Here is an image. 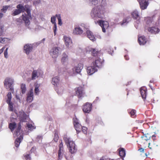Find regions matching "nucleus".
<instances>
[{"instance_id":"f257e3e1","label":"nucleus","mask_w":160,"mask_h":160,"mask_svg":"<svg viewBox=\"0 0 160 160\" xmlns=\"http://www.w3.org/2000/svg\"><path fill=\"white\" fill-rule=\"evenodd\" d=\"M100 5L94 7L92 9L91 16L95 20L98 18H102L104 16L105 12V7L107 5L106 0H101Z\"/></svg>"},{"instance_id":"f03ea898","label":"nucleus","mask_w":160,"mask_h":160,"mask_svg":"<svg viewBox=\"0 0 160 160\" xmlns=\"http://www.w3.org/2000/svg\"><path fill=\"white\" fill-rule=\"evenodd\" d=\"M28 6L26 5L25 8L24 6L21 4H19L17 6V8L21 12H24L26 8V11L27 13V14H25L22 15V19L24 21L26 26H28L30 24V22L29 19L31 18V10L29 8L27 7Z\"/></svg>"},{"instance_id":"7ed1b4c3","label":"nucleus","mask_w":160,"mask_h":160,"mask_svg":"<svg viewBox=\"0 0 160 160\" xmlns=\"http://www.w3.org/2000/svg\"><path fill=\"white\" fill-rule=\"evenodd\" d=\"M21 126L20 123L18 125V128L13 133V136L14 137H17L15 141V146L18 147L23 139L22 134L21 130Z\"/></svg>"},{"instance_id":"20e7f679","label":"nucleus","mask_w":160,"mask_h":160,"mask_svg":"<svg viewBox=\"0 0 160 160\" xmlns=\"http://www.w3.org/2000/svg\"><path fill=\"white\" fill-rule=\"evenodd\" d=\"M63 139L68 147L69 148V151L71 153L76 152L77 148L76 145L73 141L70 138L66 136H64Z\"/></svg>"},{"instance_id":"39448f33","label":"nucleus","mask_w":160,"mask_h":160,"mask_svg":"<svg viewBox=\"0 0 160 160\" xmlns=\"http://www.w3.org/2000/svg\"><path fill=\"white\" fill-rule=\"evenodd\" d=\"M14 80L12 78H7L5 79L4 82V87L7 89H9L11 91H13V84Z\"/></svg>"},{"instance_id":"423d86ee","label":"nucleus","mask_w":160,"mask_h":160,"mask_svg":"<svg viewBox=\"0 0 160 160\" xmlns=\"http://www.w3.org/2000/svg\"><path fill=\"white\" fill-rule=\"evenodd\" d=\"M83 68V65L82 63H79L75 66L72 69V71H67L69 75L73 76L77 73H80L81 70Z\"/></svg>"},{"instance_id":"0eeeda50","label":"nucleus","mask_w":160,"mask_h":160,"mask_svg":"<svg viewBox=\"0 0 160 160\" xmlns=\"http://www.w3.org/2000/svg\"><path fill=\"white\" fill-rule=\"evenodd\" d=\"M61 52V48L58 47H53L50 51V54L53 58H57Z\"/></svg>"},{"instance_id":"6e6552de","label":"nucleus","mask_w":160,"mask_h":160,"mask_svg":"<svg viewBox=\"0 0 160 160\" xmlns=\"http://www.w3.org/2000/svg\"><path fill=\"white\" fill-rule=\"evenodd\" d=\"M84 24H82L76 25L74 26L73 33L74 34L80 35L83 32V29L84 28Z\"/></svg>"},{"instance_id":"1a4fd4ad","label":"nucleus","mask_w":160,"mask_h":160,"mask_svg":"<svg viewBox=\"0 0 160 160\" xmlns=\"http://www.w3.org/2000/svg\"><path fill=\"white\" fill-rule=\"evenodd\" d=\"M96 24H98L102 28V32H106V30L109 27L108 22L106 21L102 20H99L97 22L95 21Z\"/></svg>"},{"instance_id":"9d476101","label":"nucleus","mask_w":160,"mask_h":160,"mask_svg":"<svg viewBox=\"0 0 160 160\" xmlns=\"http://www.w3.org/2000/svg\"><path fill=\"white\" fill-rule=\"evenodd\" d=\"M17 117L20 122H26L28 119V116L22 110H21L18 113H16Z\"/></svg>"},{"instance_id":"9b49d317","label":"nucleus","mask_w":160,"mask_h":160,"mask_svg":"<svg viewBox=\"0 0 160 160\" xmlns=\"http://www.w3.org/2000/svg\"><path fill=\"white\" fill-rule=\"evenodd\" d=\"M76 94L79 98H81L84 96L85 92L84 89L82 87H79L75 89Z\"/></svg>"},{"instance_id":"f8f14e48","label":"nucleus","mask_w":160,"mask_h":160,"mask_svg":"<svg viewBox=\"0 0 160 160\" xmlns=\"http://www.w3.org/2000/svg\"><path fill=\"white\" fill-rule=\"evenodd\" d=\"M95 61L92 62V65L95 66L96 68L101 67L103 63V60L98 57L95 58Z\"/></svg>"},{"instance_id":"ddd939ff","label":"nucleus","mask_w":160,"mask_h":160,"mask_svg":"<svg viewBox=\"0 0 160 160\" xmlns=\"http://www.w3.org/2000/svg\"><path fill=\"white\" fill-rule=\"evenodd\" d=\"M27 101L28 102H31L33 99L34 93L33 88L28 92L27 94Z\"/></svg>"},{"instance_id":"4468645a","label":"nucleus","mask_w":160,"mask_h":160,"mask_svg":"<svg viewBox=\"0 0 160 160\" xmlns=\"http://www.w3.org/2000/svg\"><path fill=\"white\" fill-rule=\"evenodd\" d=\"M74 127L77 132H78L81 131L82 126L79 123L78 120L77 118H74L73 119Z\"/></svg>"},{"instance_id":"2eb2a0df","label":"nucleus","mask_w":160,"mask_h":160,"mask_svg":"<svg viewBox=\"0 0 160 160\" xmlns=\"http://www.w3.org/2000/svg\"><path fill=\"white\" fill-rule=\"evenodd\" d=\"M139 3L140 7L141 9L144 10L147 8L148 2L146 0H137Z\"/></svg>"},{"instance_id":"dca6fc26","label":"nucleus","mask_w":160,"mask_h":160,"mask_svg":"<svg viewBox=\"0 0 160 160\" xmlns=\"http://www.w3.org/2000/svg\"><path fill=\"white\" fill-rule=\"evenodd\" d=\"M42 75L41 72L40 70H34L32 74V80H35Z\"/></svg>"},{"instance_id":"f3484780","label":"nucleus","mask_w":160,"mask_h":160,"mask_svg":"<svg viewBox=\"0 0 160 160\" xmlns=\"http://www.w3.org/2000/svg\"><path fill=\"white\" fill-rule=\"evenodd\" d=\"M68 55L65 53H63L62 55L61 62L65 66L67 67L68 65Z\"/></svg>"},{"instance_id":"a211bd4d","label":"nucleus","mask_w":160,"mask_h":160,"mask_svg":"<svg viewBox=\"0 0 160 160\" xmlns=\"http://www.w3.org/2000/svg\"><path fill=\"white\" fill-rule=\"evenodd\" d=\"M92 104L88 102H87L83 106L82 110L85 113H88L91 110Z\"/></svg>"},{"instance_id":"6ab92c4d","label":"nucleus","mask_w":160,"mask_h":160,"mask_svg":"<svg viewBox=\"0 0 160 160\" xmlns=\"http://www.w3.org/2000/svg\"><path fill=\"white\" fill-rule=\"evenodd\" d=\"M97 71V68L93 65L88 67L87 68V73L89 75H92Z\"/></svg>"},{"instance_id":"aec40b11","label":"nucleus","mask_w":160,"mask_h":160,"mask_svg":"<svg viewBox=\"0 0 160 160\" xmlns=\"http://www.w3.org/2000/svg\"><path fill=\"white\" fill-rule=\"evenodd\" d=\"M32 45L31 44H27L25 45L23 47L24 52L28 55L32 51Z\"/></svg>"},{"instance_id":"412c9836","label":"nucleus","mask_w":160,"mask_h":160,"mask_svg":"<svg viewBox=\"0 0 160 160\" xmlns=\"http://www.w3.org/2000/svg\"><path fill=\"white\" fill-rule=\"evenodd\" d=\"M63 39L66 46L68 48H69L72 43L71 39L70 38L66 36H64Z\"/></svg>"},{"instance_id":"4be33fe9","label":"nucleus","mask_w":160,"mask_h":160,"mask_svg":"<svg viewBox=\"0 0 160 160\" xmlns=\"http://www.w3.org/2000/svg\"><path fill=\"white\" fill-rule=\"evenodd\" d=\"M59 78L58 76L54 77L52 78L51 83L55 87H57L59 85Z\"/></svg>"},{"instance_id":"5701e85b","label":"nucleus","mask_w":160,"mask_h":160,"mask_svg":"<svg viewBox=\"0 0 160 160\" xmlns=\"http://www.w3.org/2000/svg\"><path fill=\"white\" fill-rule=\"evenodd\" d=\"M131 14L132 17L135 19H138V22H139V19L140 18V15L139 14L137 10L135 9L133 10L131 13Z\"/></svg>"},{"instance_id":"b1692460","label":"nucleus","mask_w":160,"mask_h":160,"mask_svg":"<svg viewBox=\"0 0 160 160\" xmlns=\"http://www.w3.org/2000/svg\"><path fill=\"white\" fill-rule=\"evenodd\" d=\"M146 29L150 32L154 34L158 33L160 31L159 28L155 27H148Z\"/></svg>"},{"instance_id":"393cba45","label":"nucleus","mask_w":160,"mask_h":160,"mask_svg":"<svg viewBox=\"0 0 160 160\" xmlns=\"http://www.w3.org/2000/svg\"><path fill=\"white\" fill-rule=\"evenodd\" d=\"M34 94L36 95H38L40 92V84L36 83L34 84Z\"/></svg>"},{"instance_id":"a878e982","label":"nucleus","mask_w":160,"mask_h":160,"mask_svg":"<svg viewBox=\"0 0 160 160\" xmlns=\"http://www.w3.org/2000/svg\"><path fill=\"white\" fill-rule=\"evenodd\" d=\"M86 34L87 37L91 40L92 41H95L96 38H95L93 33L90 30L88 29L86 31Z\"/></svg>"},{"instance_id":"bb28decb","label":"nucleus","mask_w":160,"mask_h":160,"mask_svg":"<svg viewBox=\"0 0 160 160\" xmlns=\"http://www.w3.org/2000/svg\"><path fill=\"white\" fill-rule=\"evenodd\" d=\"M63 152V145L61 141L59 146V150L58 151V160H61L62 158V153Z\"/></svg>"},{"instance_id":"cd10ccee","label":"nucleus","mask_w":160,"mask_h":160,"mask_svg":"<svg viewBox=\"0 0 160 160\" xmlns=\"http://www.w3.org/2000/svg\"><path fill=\"white\" fill-rule=\"evenodd\" d=\"M147 40L144 36L138 37V42L140 45H144L147 42Z\"/></svg>"},{"instance_id":"c85d7f7f","label":"nucleus","mask_w":160,"mask_h":160,"mask_svg":"<svg viewBox=\"0 0 160 160\" xmlns=\"http://www.w3.org/2000/svg\"><path fill=\"white\" fill-rule=\"evenodd\" d=\"M55 90L59 95H61L64 92V88L62 86H58L57 87H54Z\"/></svg>"},{"instance_id":"c756f323","label":"nucleus","mask_w":160,"mask_h":160,"mask_svg":"<svg viewBox=\"0 0 160 160\" xmlns=\"http://www.w3.org/2000/svg\"><path fill=\"white\" fill-rule=\"evenodd\" d=\"M140 92L142 98L144 99L146 96V89L145 87H142L140 89Z\"/></svg>"},{"instance_id":"7c9ffc66","label":"nucleus","mask_w":160,"mask_h":160,"mask_svg":"<svg viewBox=\"0 0 160 160\" xmlns=\"http://www.w3.org/2000/svg\"><path fill=\"white\" fill-rule=\"evenodd\" d=\"M90 52H91L92 56H97L99 53V50L97 48H91L90 50Z\"/></svg>"},{"instance_id":"2f4dec72","label":"nucleus","mask_w":160,"mask_h":160,"mask_svg":"<svg viewBox=\"0 0 160 160\" xmlns=\"http://www.w3.org/2000/svg\"><path fill=\"white\" fill-rule=\"evenodd\" d=\"M10 40V39L8 38H0V43L5 44L8 43Z\"/></svg>"},{"instance_id":"473e14b6","label":"nucleus","mask_w":160,"mask_h":160,"mask_svg":"<svg viewBox=\"0 0 160 160\" xmlns=\"http://www.w3.org/2000/svg\"><path fill=\"white\" fill-rule=\"evenodd\" d=\"M119 154L120 157H124L126 155L125 149L123 148H120L119 149Z\"/></svg>"},{"instance_id":"72a5a7b5","label":"nucleus","mask_w":160,"mask_h":160,"mask_svg":"<svg viewBox=\"0 0 160 160\" xmlns=\"http://www.w3.org/2000/svg\"><path fill=\"white\" fill-rule=\"evenodd\" d=\"M21 89L22 92L23 94L25 92L26 90V85L25 84L22 83L21 85Z\"/></svg>"},{"instance_id":"f704fd0d","label":"nucleus","mask_w":160,"mask_h":160,"mask_svg":"<svg viewBox=\"0 0 160 160\" xmlns=\"http://www.w3.org/2000/svg\"><path fill=\"white\" fill-rule=\"evenodd\" d=\"M8 104V109L9 111L12 112L14 111V108L13 106V104L12 103L9 102L7 103Z\"/></svg>"},{"instance_id":"c9c22d12","label":"nucleus","mask_w":160,"mask_h":160,"mask_svg":"<svg viewBox=\"0 0 160 160\" xmlns=\"http://www.w3.org/2000/svg\"><path fill=\"white\" fill-rule=\"evenodd\" d=\"M89 3L92 5H96L98 4V0H88Z\"/></svg>"},{"instance_id":"e433bc0d","label":"nucleus","mask_w":160,"mask_h":160,"mask_svg":"<svg viewBox=\"0 0 160 160\" xmlns=\"http://www.w3.org/2000/svg\"><path fill=\"white\" fill-rule=\"evenodd\" d=\"M10 7L9 5L4 6L1 9V11L3 13H5L8 8Z\"/></svg>"},{"instance_id":"4c0bfd02","label":"nucleus","mask_w":160,"mask_h":160,"mask_svg":"<svg viewBox=\"0 0 160 160\" xmlns=\"http://www.w3.org/2000/svg\"><path fill=\"white\" fill-rule=\"evenodd\" d=\"M7 98L6 100V102L7 103H9V102H11V100L12 98V95L11 92H9L7 95Z\"/></svg>"},{"instance_id":"58836bf2","label":"nucleus","mask_w":160,"mask_h":160,"mask_svg":"<svg viewBox=\"0 0 160 160\" xmlns=\"http://www.w3.org/2000/svg\"><path fill=\"white\" fill-rule=\"evenodd\" d=\"M56 16L57 17L58 20V24L61 26L62 25V23L60 15V14H57L56 15Z\"/></svg>"},{"instance_id":"ea45409f","label":"nucleus","mask_w":160,"mask_h":160,"mask_svg":"<svg viewBox=\"0 0 160 160\" xmlns=\"http://www.w3.org/2000/svg\"><path fill=\"white\" fill-rule=\"evenodd\" d=\"M151 137L150 136L149 134H145L142 137V139L147 141L150 139Z\"/></svg>"},{"instance_id":"a19ab883","label":"nucleus","mask_w":160,"mask_h":160,"mask_svg":"<svg viewBox=\"0 0 160 160\" xmlns=\"http://www.w3.org/2000/svg\"><path fill=\"white\" fill-rule=\"evenodd\" d=\"M16 124L15 122L11 123L9 124V128L12 131L16 127Z\"/></svg>"},{"instance_id":"79ce46f5","label":"nucleus","mask_w":160,"mask_h":160,"mask_svg":"<svg viewBox=\"0 0 160 160\" xmlns=\"http://www.w3.org/2000/svg\"><path fill=\"white\" fill-rule=\"evenodd\" d=\"M57 17L56 16V15L55 16H54L51 17V22L54 25L56 24V18Z\"/></svg>"},{"instance_id":"37998d69","label":"nucleus","mask_w":160,"mask_h":160,"mask_svg":"<svg viewBox=\"0 0 160 160\" xmlns=\"http://www.w3.org/2000/svg\"><path fill=\"white\" fill-rule=\"evenodd\" d=\"M21 13V12L18 9H16L12 13V15L13 16H16L19 14Z\"/></svg>"},{"instance_id":"c03bdc74","label":"nucleus","mask_w":160,"mask_h":160,"mask_svg":"<svg viewBox=\"0 0 160 160\" xmlns=\"http://www.w3.org/2000/svg\"><path fill=\"white\" fill-rule=\"evenodd\" d=\"M27 126L28 129L30 130H33L35 128L34 126H32L31 124H28L27 125Z\"/></svg>"},{"instance_id":"a18cd8bd","label":"nucleus","mask_w":160,"mask_h":160,"mask_svg":"<svg viewBox=\"0 0 160 160\" xmlns=\"http://www.w3.org/2000/svg\"><path fill=\"white\" fill-rule=\"evenodd\" d=\"M8 48H7L5 50L4 52V57L6 59L8 58Z\"/></svg>"},{"instance_id":"49530a36","label":"nucleus","mask_w":160,"mask_h":160,"mask_svg":"<svg viewBox=\"0 0 160 160\" xmlns=\"http://www.w3.org/2000/svg\"><path fill=\"white\" fill-rule=\"evenodd\" d=\"M130 113L132 117L134 118L135 117L136 111L134 110H132L130 112Z\"/></svg>"},{"instance_id":"de8ad7c7","label":"nucleus","mask_w":160,"mask_h":160,"mask_svg":"<svg viewBox=\"0 0 160 160\" xmlns=\"http://www.w3.org/2000/svg\"><path fill=\"white\" fill-rule=\"evenodd\" d=\"M130 19V18H128L124 20L122 23H121V24L122 25H124L127 24L129 22V20L128 19Z\"/></svg>"},{"instance_id":"09e8293b","label":"nucleus","mask_w":160,"mask_h":160,"mask_svg":"<svg viewBox=\"0 0 160 160\" xmlns=\"http://www.w3.org/2000/svg\"><path fill=\"white\" fill-rule=\"evenodd\" d=\"M81 129H82V131L83 132V133L85 134H86L87 133V128L86 127H82Z\"/></svg>"},{"instance_id":"8fccbe9b","label":"nucleus","mask_w":160,"mask_h":160,"mask_svg":"<svg viewBox=\"0 0 160 160\" xmlns=\"http://www.w3.org/2000/svg\"><path fill=\"white\" fill-rule=\"evenodd\" d=\"M41 2V1L40 0H35L33 2V3L34 5H36L40 3Z\"/></svg>"},{"instance_id":"3c124183","label":"nucleus","mask_w":160,"mask_h":160,"mask_svg":"<svg viewBox=\"0 0 160 160\" xmlns=\"http://www.w3.org/2000/svg\"><path fill=\"white\" fill-rule=\"evenodd\" d=\"M58 138V135L56 133H55L54 134V140L56 142H57Z\"/></svg>"},{"instance_id":"603ef678","label":"nucleus","mask_w":160,"mask_h":160,"mask_svg":"<svg viewBox=\"0 0 160 160\" xmlns=\"http://www.w3.org/2000/svg\"><path fill=\"white\" fill-rule=\"evenodd\" d=\"M3 27L0 25V36H1L3 33Z\"/></svg>"},{"instance_id":"864d4df0","label":"nucleus","mask_w":160,"mask_h":160,"mask_svg":"<svg viewBox=\"0 0 160 160\" xmlns=\"http://www.w3.org/2000/svg\"><path fill=\"white\" fill-rule=\"evenodd\" d=\"M57 29V28L56 24L54 25V26L53 27V32H54V35H55L56 34Z\"/></svg>"},{"instance_id":"5fc2aeb1","label":"nucleus","mask_w":160,"mask_h":160,"mask_svg":"<svg viewBox=\"0 0 160 160\" xmlns=\"http://www.w3.org/2000/svg\"><path fill=\"white\" fill-rule=\"evenodd\" d=\"M42 29V27L39 25L36 26V28H35V29L36 31H38L39 30H41Z\"/></svg>"},{"instance_id":"6e6d98bb","label":"nucleus","mask_w":160,"mask_h":160,"mask_svg":"<svg viewBox=\"0 0 160 160\" xmlns=\"http://www.w3.org/2000/svg\"><path fill=\"white\" fill-rule=\"evenodd\" d=\"M100 160H111L110 158L106 157H102L101 158H100Z\"/></svg>"},{"instance_id":"4d7b16f0","label":"nucleus","mask_w":160,"mask_h":160,"mask_svg":"<svg viewBox=\"0 0 160 160\" xmlns=\"http://www.w3.org/2000/svg\"><path fill=\"white\" fill-rule=\"evenodd\" d=\"M25 158L27 160H30V157L29 155L27 154L25 156Z\"/></svg>"},{"instance_id":"13d9d810","label":"nucleus","mask_w":160,"mask_h":160,"mask_svg":"<svg viewBox=\"0 0 160 160\" xmlns=\"http://www.w3.org/2000/svg\"><path fill=\"white\" fill-rule=\"evenodd\" d=\"M5 49V47H3L1 49H0V54H1L3 52Z\"/></svg>"},{"instance_id":"bf43d9fd","label":"nucleus","mask_w":160,"mask_h":160,"mask_svg":"<svg viewBox=\"0 0 160 160\" xmlns=\"http://www.w3.org/2000/svg\"><path fill=\"white\" fill-rule=\"evenodd\" d=\"M139 150L141 152H144V149L143 148H140L139 149Z\"/></svg>"},{"instance_id":"052dcab7","label":"nucleus","mask_w":160,"mask_h":160,"mask_svg":"<svg viewBox=\"0 0 160 160\" xmlns=\"http://www.w3.org/2000/svg\"><path fill=\"white\" fill-rule=\"evenodd\" d=\"M16 98L17 99V100L20 102V99L19 96H18L17 95H16Z\"/></svg>"},{"instance_id":"680f3d73","label":"nucleus","mask_w":160,"mask_h":160,"mask_svg":"<svg viewBox=\"0 0 160 160\" xmlns=\"http://www.w3.org/2000/svg\"><path fill=\"white\" fill-rule=\"evenodd\" d=\"M3 16V14L0 12V18H1Z\"/></svg>"},{"instance_id":"e2e57ef3","label":"nucleus","mask_w":160,"mask_h":160,"mask_svg":"<svg viewBox=\"0 0 160 160\" xmlns=\"http://www.w3.org/2000/svg\"><path fill=\"white\" fill-rule=\"evenodd\" d=\"M124 57H125V59L126 60H128L129 59V58L127 55H125Z\"/></svg>"},{"instance_id":"0e129e2a","label":"nucleus","mask_w":160,"mask_h":160,"mask_svg":"<svg viewBox=\"0 0 160 160\" xmlns=\"http://www.w3.org/2000/svg\"><path fill=\"white\" fill-rule=\"evenodd\" d=\"M34 149H35V148H34L33 147L31 149V151L32 152H34Z\"/></svg>"},{"instance_id":"69168bd1","label":"nucleus","mask_w":160,"mask_h":160,"mask_svg":"<svg viewBox=\"0 0 160 160\" xmlns=\"http://www.w3.org/2000/svg\"><path fill=\"white\" fill-rule=\"evenodd\" d=\"M31 0H24V1L25 2H29Z\"/></svg>"},{"instance_id":"338daca9","label":"nucleus","mask_w":160,"mask_h":160,"mask_svg":"<svg viewBox=\"0 0 160 160\" xmlns=\"http://www.w3.org/2000/svg\"><path fill=\"white\" fill-rule=\"evenodd\" d=\"M31 79H32V78L31 79L30 78H28L27 79V81H28V82H29L31 80Z\"/></svg>"},{"instance_id":"774afa93","label":"nucleus","mask_w":160,"mask_h":160,"mask_svg":"<svg viewBox=\"0 0 160 160\" xmlns=\"http://www.w3.org/2000/svg\"><path fill=\"white\" fill-rule=\"evenodd\" d=\"M158 21L159 22H160V16L158 18Z\"/></svg>"}]
</instances>
